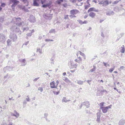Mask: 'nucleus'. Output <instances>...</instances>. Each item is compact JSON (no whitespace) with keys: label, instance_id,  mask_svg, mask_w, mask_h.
Here are the masks:
<instances>
[{"label":"nucleus","instance_id":"1","mask_svg":"<svg viewBox=\"0 0 125 125\" xmlns=\"http://www.w3.org/2000/svg\"><path fill=\"white\" fill-rule=\"evenodd\" d=\"M70 64H69L68 65L70 66L71 69L76 68L77 66V63H74L71 61L70 62Z\"/></svg>","mask_w":125,"mask_h":125},{"label":"nucleus","instance_id":"2","mask_svg":"<svg viewBox=\"0 0 125 125\" xmlns=\"http://www.w3.org/2000/svg\"><path fill=\"white\" fill-rule=\"evenodd\" d=\"M79 13V12L78 10L76 9H73L70 10V13L71 14H73L75 15Z\"/></svg>","mask_w":125,"mask_h":125},{"label":"nucleus","instance_id":"3","mask_svg":"<svg viewBox=\"0 0 125 125\" xmlns=\"http://www.w3.org/2000/svg\"><path fill=\"white\" fill-rule=\"evenodd\" d=\"M10 1L13 3L11 7H14L19 3V1L17 0H10Z\"/></svg>","mask_w":125,"mask_h":125},{"label":"nucleus","instance_id":"4","mask_svg":"<svg viewBox=\"0 0 125 125\" xmlns=\"http://www.w3.org/2000/svg\"><path fill=\"white\" fill-rule=\"evenodd\" d=\"M11 116H15L16 118H18L19 116V114L15 110L14 111L13 113H11Z\"/></svg>","mask_w":125,"mask_h":125},{"label":"nucleus","instance_id":"5","mask_svg":"<svg viewBox=\"0 0 125 125\" xmlns=\"http://www.w3.org/2000/svg\"><path fill=\"white\" fill-rule=\"evenodd\" d=\"M17 22L16 25L19 26H21L22 25V23L21 22V19L20 18H15Z\"/></svg>","mask_w":125,"mask_h":125},{"label":"nucleus","instance_id":"6","mask_svg":"<svg viewBox=\"0 0 125 125\" xmlns=\"http://www.w3.org/2000/svg\"><path fill=\"white\" fill-rule=\"evenodd\" d=\"M5 36L2 34H0V41L3 42L5 41Z\"/></svg>","mask_w":125,"mask_h":125},{"label":"nucleus","instance_id":"7","mask_svg":"<svg viewBox=\"0 0 125 125\" xmlns=\"http://www.w3.org/2000/svg\"><path fill=\"white\" fill-rule=\"evenodd\" d=\"M100 3L101 4H103V6H106L108 5L109 2L108 0H105L101 2Z\"/></svg>","mask_w":125,"mask_h":125},{"label":"nucleus","instance_id":"8","mask_svg":"<svg viewBox=\"0 0 125 125\" xmlns=\"http://www.w3.org/2000/svg\"><path fill=\"white\" fill-rule=\"evenodd\" d=\"M10 38L12 39L13 42L15 41L17 39V36L15 34H10Z\"/></svg>","mask_w":125,"mask_h":125},{"label":"nucleus","instance_id":"9","mask_svg":"<svg viewBox=\"0 0 125 125\" xmlns=\"http://www.w3.org/2000/svg\"><path fill=\"white\" fill-rule=\"evenodd\" d=\"M43 16L46 19L50 20L52 19V16L49 14H45L43 15Z\"/></svg>","mask_w":125,"mask_h":125},{"label":"nucleus","instance_id":"10","mask_svg":"<svg viewBox=\"0 0 125 125\" xmlns=\"http://www.w3.org/2000/svg\"><path fill=\"white\" fill-rule=\"evenodd\" d=\"M97 118L96 121L97 123H100V118L101 117L100 113L99 112H98L97 113Z\"/></svg>","mask_w":125,"mask_h":125},{"label":"nucleus","instance_id":"11","mask_svg":"<svg viewBox=\"0 0 125 125\" xmlns=\"http://www.w3.org/2000/svg\"><path fill=\"white\" fill-rule=\"evenodd\" d=\"M30 21L31 22H34L36 21L35 17L33 15H31L30 17Z\"/></svg>","mask_w":125,"mask_h":125},{"label":"nucleus","instance_id":"12","mask_svg":"<svg viewBox=\"0 0 125 125\" xmlns=\"http://www.w3.org/2000/svg\"><path fill=\"white\" fill-rule=\"evenodd\" d=\"M55 83L54 81L51 83L50 84V87L51 88H57L56 86L55 85Z\"/></svg>","mask_w":125,"mask_h":125},{"label":"nucleus","instance_id":"13","mask_svg":"<svg viewBox=\"0 0 125 125\" xmlns=\"http://www.w3.org/2000/svg\"><path fill=\"white\" fill-rule=\"evenodd\" d=\"M100 109L102 110L103 112L104 113H106L108 110L107 108L106 107H100Z\"/></svg>","mask_w":125,"mask_h":125},{"label":"nucleus","instance_id":"14","mask_svg":"<svg viewBox=\"0 0 125 125\" xmlns=\"http://www.w3.org/2000/svg\"><path fill=\"white\" fill-rule=\"evenodd\" d=\"M125 120L122 119L119 122V125H125Z\"/></svg>","mask_w":125,"mask_h":125},{"label":"nucleus","instance_id":"15","mask_svg":"<svg viewBox=\"0 0 125 125\" xmlns=\"http://www.w3.org/2000/svg\"><path fill=\"white\" fill-rule=\"evenodd\" d=\"M83 105H85L87 108L89 107L90 105L89 102L88 101L84 102L83 103Z\"/></svg>","mask_w":125,"mask_h":125},{"label":"nucleus","instance_id":"16","mask_svg":"<svg viewBox=\"0 0 125 125\" xmlns=\"http://www.w3.org/2000/svg\"><path fill=\"white\" fill-rule=\"evenodd\" d=\"M71 101L70 100H67L66 97H63L62 99V102H64L65 103H67L68 102H69Z\"/></svg>","mask_w":125,"mask_h":125},{"label":"nucleus","instance_id":"17","mask_svg":"<svg viewBox=\"0 0 125 125\" xmlns=\"http://www.w3.org/2000/svg\"><path fill=\"white\" fill-rule=\"evenodd\" d=\"M19 61L20 62H21L22 63V64L21 65V66H25L26 63H25V59H20Z\"/></svg>","mask_w":125,"mask_h":125},{"label":"nucleus","instance_id":"18","mask_svg":"<svg viewBox=\"0 0 125 125\" xmlns=\"http://www.w3.org/2000/svg\"><path fill=\"white\" fill-rule=\"evenodd\" d=\"M120 52H121L124 53L125 52V48L124 45H123L120 48Z\"/></svg>","mask_w":125,"mask_h":125},{"label":"nucleus","instance_id":"19","mask_svg":"<svg viewBox=\"0 0 125 125\" xmlns=\"http://www.w3.org/2000/svg\"><path fill=\"white\" fill-rule=\"evenodd\" d=\"M114 13L113 11H107L106 13V14L107 15L110 16L111 15H113Z\"/></svg>","mask_w":125,"mask_h":125},{"label":"nucleus","instance_id":"20","mask_svg":"<svg viewBox=\"0 0 125 125\" xmlns=\"http://www.w3.org/2000/svg\"><path fill=\"white\" fill-rule=\"evenodd\" d=\"M95 15L96 14L95 13L93 12H90L89 14V16L92 18L94 17Z\"/></svg>","mask_w":125,"mask_h":125},{"label":"nucleus","instance_id":"21","mask_svg":"<svg viewBox=\"0 0 125 125\" xmlns=\"http://www.w3.org/2000/svg\"><path fill=\"white\" fill-rule=\"evenodd\" d=\"M82 59L80 57H78L77 59H75L74 61L76 62L79 63L82 61Z\"/></svg>","mask_w":125,"mask_h":125},{"label":"nucleus","instance_id":"22","mask_svg":"<svg viewBox=\"0 0 125 125\" xmlns=\"http://www.w3.org/2000/svg\"><path fill=\"white\" fill-rule=\"evenodd\" d=\"M34 32V30H32L31 31V32L29 33H27L26 35L28 37L31 36L32 35V33H33Z\"/></svg>","mask_w":125,"mask_h":125},{"label":"nucleus","instance_id":"23","mask_svg":"<svg viewBox=\"0 0 125 125\" xmlns=\"http://www.w3.org/2000/svg\"><path fill=\"white\" fill-rule=\"evenodd\" d=\"M23 2L24 4H26V6H27L28 5V2L27 0H20Z\"/></svg>","mask_w":125,"mask_h":125},{"label":"nucleus","instance_id":"24","mask_svg":"<svg viewBox=\"0 0 125 125\" xmlns=\"http://www.w3.org/2000/svg\"><path fill=\"white\" fill-rule=\"evenodd\" d=\"M33 4V6H39V4L37 2L35 1L34 0Z\"/></svg>","mask_w":125,"mask_h":125},{"label":"nucleus","instance_id":"25","mask_svg":"<svg viewBox=\"0 0 125 125\" xmlns=\"http://www.w3.org/2000/svg\"><path fill=\"white\" fill-rule=\"evenodd\" d=\"M93 68L92 69H91L89 72H93L94 71L96 70V66L94 65L93 66Z\"/></svg>","mask_w":125,"mask_h":125},{"label":"nucleus","instance_id":"26","mask_svg":"<svg viewBox=\"0 0 125 125\" xmlns=\"http://www.w3.org/2000/svg\"><path fill=\"white\" fill-rule=\"evenodd\" d=\"M36 52H39V53L40 54L42 53V49H40V48H37Z\"/></svg>","mask_w":125,"mask_h":125},{"label":"nucleus","instance_id":"27","mask_svg":"<svg viewBox=\"0 0 125 125\" xmlns=\"http://www.w3.org/2000/svg\"><path fill=\"white\" fill-rule=\"evenodd\" d=\"M118 69L120 71H121L122 70H125V67L123 66H121Z\"/></svg>","mask_w":125,"mask_h":125},{"label":"nucleus","instance_id":"28","mask_svg":"<svg viewBox=\"0 0 125 125\" xmlns=\"http://www.w3.org/2000/svg\"><path fill=\"white\" fill-rule=\"evenodd\" d=\"M83 82L81 80H77V83L79 84L82 85L83 84Z\"/></svg>","mask_w":125,"mask_h":125},{"label":"nucleus","instance_id":"29","mask_svg":"<svg viewBox=\"0 0 125 125\" xmlns=\"http://www.w3.org/2000/svg\"><path fill=\"white\" fill-rule=\"evenodd\" d=\"M4 69H7L9 71H11L12 69L11 67L10 66H8L5 67L4 68Z\"/></svg>","mask_w":125,"mask_h":125},{"label":"nucleus","instance_id":"30","mask_svg":"<svg viewBox=\"0 0 125 125\" xmlns=\"http://www.w3.org/2000/svg\"><path fill=\"white\" fill-rule=\"evenodd\" d=\"M7 45H10L11 44V41L9 39H8L7 41Z\"/></svg>","mask_w":125,"mask_h":125},{"label":"nucleus","instance_id":"31","mask_svg":"<svg viewBox=\"0 0 125 125\" xmlns=\"http://www.w3.org/2000/svg\"><path fill=\"white\" fill-rule=\"evenodd\" d=\"M55 30L54 29H52L49 31V33H55Z\"/></svg>","mask_w":125,"mask_h":125},{"label":"nucleus","instance_id":"32","mask_svg":"<svg viewBox=\"0 0 125 125\" xmlns=\"http://www.w3.org/2000/svg\"><path fill=\"white\" fill-rule=\"evenodd\" d=\"M29 28L27 26L25 27H24L23 29V31H27L29 30Z\"/></svg>","mask_w":125,"mask_h":125},{"label":"nucleus","instance_id":"33","mask_svg":"<svg viewBox=\"0 0 125 125\" xmlns=\"http://www.w3.org/2000/svg\"><path fill=\"white\" fill-rule=\"evenodd\" d=\"M11 29H12V31H15V30L16 29H18V28L17 27L15 26H12L11 28Z\"/></svg>","mask_w":125,"mask_h":125},{"label":"nucleus","instance_id":"34","mask_svg":"<svg viewBox=\"0 0 125 125\" xmlns=\"http://www.w3.org/2000/svg\"><path fill=\"white\" fill-rule=\"evenodd\" d=\"M4 17L2 16L0 17V22H2L4 20Z\"/></svg>","mask_w":125,"mask_h":125},{"label":"nucleus","instance_id":"35","mask_svg":"<svg viewBox=\"0 0 125 125\" xmlns=\"http://www.w3.org/2000/svg\"><path fill=\"white\" fill-rule=\"evenodd\" d=\"M44 118H47V117L48 115V114L47 113H45L44 114Z\"/></svg>","mask_w":125,"mask_h":125},{"label":"nucleus","instance_id":"36","mask_svg":"<svg viewBox=\"0 0 125 125\" xmlns=\"http://www.w3.org/2000/svg\"><path fill=\"white\" fill-rule=\"evenodd\" d=\"M115 68V66H114L112 68L110 69L109 70V71L110 73H112L114 70Z\"/></svg>","mask_w":125,"mask_h":125},{"label":"nucleus","instance_id":"37","mask_svg":"<svg viewBox=\"0 0 125 125\" xmlns=\"http://www.w3.org/2000/svg\"><path fill=\"white\" fill-rule=\"evenodd\" d=\"M94 8H90L88 10V12H89L90 11H93Z\"/></svg>","mask_w":125,"mask_h":125},{"label":"nucleus","instance_id":"38","mask_svg":"<svg viewBox=\"0 0 125 125\" xmlns=\"http://www.w3.org/2000/svg\"><path fill=\"white\" fill-rule=\"evenodd\" d=\"M68 16H69V15H64V19L65 20H66V19H68L69 20V19Z\"/></svg>","mask_w":125,"mask_h":125},{"label":"nucleus","instance_id":"39","mask_svg":"<svg viewBox=\"0 0 125 125\" xmlns=\"http://www.w3.org/2000/svg\"><path fill=\"white\" fill-rule=\"evenodd\" d=\"M69 16L71 18L76 17V16H75L73 14H71V15H70Z\"/></svg>","mask_w":125,"mask_h":125},{"label":"nucleus","instance_id":"40","mask_svg":"<svg viewBox=\"0 0 125 125\" xmlns=\"http://www.w3.org/2000/svg\"><path fill=\"white\" fill-rule=\"evenodd\" d=\"M38 90H40L42 92L43 91V88L42 87H39L38 88Z\"/></svg>","mask_w":125,"mask_h":125},{"label":"nucleus","instance_id":"41","mask_svg":"<svg viewBox=\"0 0 125 125\" xmlns=\"http://www.w3.org/2000/svg\"><path fill=\"white\" fill-rule=\"evenodd\" d=\"M78 52L79 53V54L81 55H82L83 56H84L85 54L84 53H82L80 51H79Z\"/></svg>","mask_w":125,"mask_h":125},{"label":"nucleus","instance_id":"42","mask_svg":"<svg viewBox=\"0 0 125 125\" xmlns=\"http://www.w3.org/2000/svg\"><path fill=\"white\" fill-rule=\"evenodd\" d=\"M78 22L81 24H83V22L80 20H77Z\"/></svg>","mask_w":125,"mask_h":125},{"label":"nucleus","instance_id":"43","mask_svg":"<svg viewBox=\"0 0 125 125\" xmlns=\"http://www.w3.org/2000/svg\"><path fill=\"white\" fill-rule=\"evenodd\" d=\"M65 81L67 83L69 84L71 83V82L67 78V79L65 80Z\"/></svg>","mask_w":125,"mask_h":125},{"label":"nucleus","instance_id":"44","mask_svg":"<svg viewBox=\"0 0 125 125\" xmlns=\"http://www.w3.org/2000/svg\"><path fill=\"white\" fill-rule=\"evenodd\" d=\"M90 5V4H89V5H85V9H87L88 8H89L90 7V6L89 5Z\"/></svg>","mask_w":125,"mask_h":125},{"label":"nucleus","instance_id":"45","mask_svg":"<svg viewBox=\"0 0 125 125\" xmlns=\"http://www.w3.org/2000/svg\"><path fill=\"white\" fill-rule=\"evenodd\" d=\"M104 103L102 102L100 104V107H104L103 106H104Z\"/></svg>","mask_w":125,"mask_h":125},{"label":"nucleus","instance_id":"46","mask_svg":"<svg viewBox=\"0 0 125 125\" xmlns=\"http://www.w3.org/2000/svg\"><path fill=\"white\" fill-rule=\"evenodd\" d=\"M60 93L59 91H58V92H53V93L54 94H55L56 95H58V94Z\"/></svg>","mask_w":125,"mask_h":125},{"label":"nucleus","instance_id":"47","mask_svg":"<svg viewBox=\"0 0 125 125\" xmlns=\"http://www.w3.org/2000/svg\"><path fill=\"white\" fill-rule=\"evenodd\" d=\"M119 1L116 0V1H115L113 2V4H116L118 3L119 2Z\"/></svg>","mask_w":125,"mask_h":125},{"label":"nucleus","instance_id":"48","mask_svg":"<svg viewBox=\"0 0 125 125\" xmlns=\"http://www.w3.org/2000/svg\"><path fill=\"white\" fill-rule=\"evenodd\" d=\"M93 11L95 12H98V9H96L94 8Z\"/></svg>","mask_w":125,"mask_h":125},{"label":"nucleus","instance_id":"49","mask_svg":"<svg viewBox=\"0 0 125 125\" xmlns=\"http://www.w3.org/2000/svg\"><path fill=\"white\" fill-rule=\"evenodd\" d=\"M62 78L63 79V80H64L65 81V80H66L67 79V78L65 77H62Z\"/></svg>","mask_w":125,"mask_h":125},{"label":"nucleus","instance_id":"50","mask_svg":"<svg viewBox=\"0 0 125 125\" xmlns=\"http://www.w3.org/2000/svg\"><path fill=\"white\" fill-rule=\"evenodd\" d=\"M5 6V4L4 3H2L1 5V6L3 7H4Z\"/></svg>","mask_w":125,"mask_h":125},{"label":"nucleus","instance_id":"51","mask_svg":"<svg viewBox=\"0 0 125 125\" xmlns=\"http://www.w3.org/2000/svg\"><path fill=\"white\" fill-rule=\"evenodd\" d=\"M28 98H26V100L28 102H29L30 101V99H29V97H28V95L27 96Z\"/></svg>","mask_w":125,"mask_h":125},{"label":"nucleus","instance_id":"52","mask_svg":"<svg viewBox=\"0 0 125 125\" xmlns=\"http://www.w3.org/2000/svg\"><path fill=\"white\" fill-rule=\"evenodd\" d=\"M39 77H37L35 78L33 80L34 81H37L39 79Z\"/></svg>","mask_w":125,"mask_h":125},{"label":"nucleus","instance_id":"53","mask_svg":"<svg viewBox=\"0 0 125 125\" xmlns=\"http://www.w3.org/2000/svg\"><path fill=\"white\" fill-rule=\"evenodd\" d=\"M42 6L44 8H46L47 7L46 4L43 5Z\"/></svg>","mask_w":125,"mask_h":125},{"label":"nucleus","instance_id":"54","mask_svg":"<svg viewBox=\"0 0 125 125\" xmlns=\"http://www.w3.org/2000/svg\"><path fill=\"white\" fill-rule=\"evenodd\" d=\"M45 120H46V121L47 122H50V120H49V119H48L47 118H45Z\"/></svg>","mask_w":125,"mask_h":125},{"label":"nucleus","instance_id":"55","mask_svg":"<svg viewBox=\"0 0 125 125\" xmlns=\"http://www.w3.org/2000/svg\"><path fill=\"white\" fill-rule=\"evenodd\" d=\"M7 124L5 122H3L1 125H7Z\"/></svg>","mask_w":125,"mask_h":125},{"label":"nucleus","instance_id":"56","mask_svg":"<svg viewBox=\"0 0 125 125\" xmlns=\"http://www.w3.org/2000/svg\"><path fill=\"white\" fill-rule=\"evenodd\" d=\"M56 82V83H57V84H56V87H57L58 85V84L59 83V81H58L57 80Z\"/></svg>","mask_w":125,"mask_h":125},{"label":"nucleus","instance_id":"57","mask_svg":"<svg viewBox=\"0 0 125 125\" xmlns=\"http://www.w3.org/2000/svg\"><path fill=\"white\" fill-rule=\"evenodd\" d=\"M2 25L1 24H0V31L2 30Z\"/></svg>","mask_w":125,"mask_h":125},{"label":"nucleus","instance_id":"58","mask_svg":"<svg viewBox=\"0 0 125 125\" xmlns=\"http://www.w3.org/2000/svg\"><path fill=\"white\" fill-rule=\"evenodd\" d=\"M23 104H27V102L25 100L23 102Z\"/></svg>","mask_w":125,"mask_h":125},{"label":"nucleus","instance_id":"59","mask_svg":"<svg viewBox=\"0 0 125 125\" xmlns=\"http://www.w3.org/2000/svg\"><path fill=\"white\" fill-rule=\"evenodd\" d=\"M45 42H49V41H50V39H46L45 40Z\"/></svg>","mask_w":125,"mask_h":125},{"label":"nucleus","instance_id":"60","mask_svg":"<svg viewBox=\"0 0 125 125\" xmlns=\"http://www.w3.org/2000/svg\"><path fill=\"white\" fill-rule=\"evenodd\" d=\"M88 22L86 21H84L83 22V24H86Z\"/></svg>","mask_w":125,"mask_h":125},{"label":"nucleus","instance_id":"61","mask_svg":"<svg viewBox=\"0 0 125 125\" xmlns=\"http://www.w3.org/2000/svg\"><path fill=\"white\" fill-rule=\"evenodd\" d=\"M13 123L11 122H9L8 124V125H13Z\"/></svg>","mask_w":125,"mask_h":125},{"label":"nucleus","instance_id":"62","mask_svg":"<svg viewBox=\"0 0 125 125\" xmlns=\"http://www.w3.org/2000/svg\"><path fill=\"white\" fill-rule=\"evenodd\" d=\"M75 71V70H71L70 71V72H71V73H74V72Z\"/></svg>","mask_w":125,"mask_h":125},{"label":"nucleus","instance_id":"63","mask_svg":"<svg viewBox=\"0 0 125 125\" xmlns=\"http://www.w3.org/2000/svg\"><path fill=\"white\" fill-rule=\"evenodd\" d=\"M76 0H72V2L73 3H75L76 2Z\"/></svg>","mask_w":125,"mask_h":125},{"label":"nucleus","instance_id":"64","mask_svg":"<svg viewBox=\"0 0 125 125\" xmlns=\"http://www.w3.org/2000/svg\"><path fill=\"white\" fill-rule=\"evenodd\" d=\"M103 64H104V65L105 66V67H107V66H106L107 65H106V63L105 62H103Z\"/></svg>","mask_w":125,"mask_h":125}]
</instances>
